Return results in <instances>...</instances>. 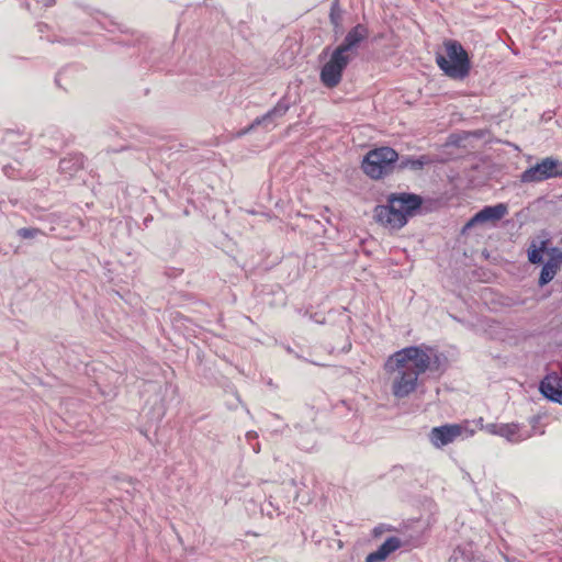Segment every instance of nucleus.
<instances>
[{
    "label": "nucleus",
    "instance_id": "7",
    "mask_svg": "<svg viewBox=\"0 0 562 562\" xmlns=\"http://www.w3.org/2000/svg\"><path fill=\"white\" fill-rule=\"evenodd\" d=\"M290 108L291 102L289 98L286 95L282 97L271 110L262 116L255 119L247 128L239 133V135H245L260 125H263L268 130L273 128L277 125L276 121L284 116Z\"/></svg>",
    "mask_w": 562,
    "mask_h": 562
},
{
    "label": "nucleus",
    "instance_id": "31",
    "mask_svg": "<svg viewBox=\"0 0 562 562\" xmlns=\"http://www.w3.org/2000/svg\"><path fill=\"white\" fill-rule=\"evenodd\" d=\"M26 8H27V10L31 9V4L29 2H26Z\"/></svg>",
    "mask_w": 562,
    "mask_h": 562
},
{
    "label": "nucleus",
    "instance_id": "29",
    "mask_svg": "<svg viewBox=\"0 0 562 562\" xmlns=\"http://www.w3.org/2000/svg\"><path fill=\"white\" fill-rule=\"evenodd\" d=\"M41 25H42V24L37 23V24H36V27H37V31H41V32H42Z\"/></svg>",
    "mask_w": 562,
    "mask_h": 562
},
{
    "label": "nucleus",
    "instance_id": "28",
    "mask_svg": "<svg viewBox=\"0 0 562 562\" xmlns=\"http://www.w3.org/2000/svg\"><path fill=\"white\" fill-rule=\"evenodd\" d=\"M328 50H329V47H325L324 50L322 52V55H327Z\"/></svg>",
    "mask_w": 562,
    "mask_h": 562
},
{
    "label": "nucleus",
    "instance_id": "23",
    "mask_svg": "<svg viewBox=\"0 0 562 562\" xmlns=\"http://www.w3.org/2000/svg\"><path fill=\"white\" fill-rule=\"evenodd\" d=\"M37 220L41 222V226H37L36 232L46 234L45 227H44V218L42 216L37 217Z\"/></svg>",
    "mask_w": 562,
    "mask_h": 562
},
{
    "label": "nucleus",
    "instance_id": "5",
    "mask_svg": "<svg viewBox=\"0 0 562 562\" xmlns=\"http://www.w3.org/2000/svg\"><path fill=\"white\" fill-rule=\"evenodd\" d=\"M551 178H562V161L555 157H546L520 175L522 183H538Z\"/></svg>",
    "mask_w": 562,
    "mask_h": 562
},
{
    "label": "nucleus",
    "instance_id": "14",
    "mask_svg": "<svg viewBox=\"0 0 562 562\" xmlns=\"http://www.w3.org/2000/svg\"><path fill=\"white\" fill-rule=\"evenodd\" d=\"M83 168V155L82 154H70L67 157L60 159L59 171L65 176L66 179L72 178L78 171Z\"/></svg>",
    "mask_w": 562,
    "mask_h": 562
},
{
    "label": "nucleus",
    "instance_id": "2",
    "mask_svg": "<svg viewBox=\"0 0 562 562\" xmlns=\"http://www.w3.org/2000/svg\"><path fill=\"white\" fill-rule=\"evenodd\" d=\"M422 204V196L415 193H391L387 204L375 206L374 218L385 227L400 229L406 225L408 217L416 214Z\"/></svg>",
    "mask_w": 562,
    "mask_h": 562
},
{
    "label": "nucleus",
    "instance_id": "16",
    "mask_svg": "<svg viewBox=\"0 0 562 562\" xmlns=\"http://www.w3.org/2000/svg\"><path fill=\"white\" fill-rule=\"evenodd\" d=\"M426 162H427V159L425 156H422L419 158L403 157L402 159L398 158L396 168L400 170L407 169V168L413 169V170H418V169H422Z\"/></svg>",
    "mask_w": 562,
    "mask_h": 562
},
{
    "label": "nucleus",
    "instance_id": "21",
    "mask_svg": "<svg viewBox=\"0 0 562 562\" xmlns=\"http://www.w3.org/2000/svg\"><path fill=\"white\" fill-rule=\"evenodd\" d=\"M18 235L22 238H32L35 236V228H33V227L20 228L18 231Z\"/></svg>",
    "mask_w": 562,
    "mask_h": 562
},
{
    "label": "nucleus",
    "instance_id": "22",
    "mask_svg": "<svg viewBox=\"0 0 562 562\" xmlns=\"http://www.w3.org/2000/svg\"><path fill=\"white\" fill-rule=\"evenodd\" d=\"M498 427H501V424H488L486 429L493 435H498Z\"/></svg>",
    "mask_w": 562,
    "mask_h": 562
},
{
    "label": "nucleus",
    "instance_id": "27",
    "mask_svg": "<svg viewBox=\"0 0 562 562\" xmlns=\"http://www.w3.org/2000/svg\"><path fill=\"white\" fill-rule=\"evenodd\" d=\"M60 76H61V74H58V75L56 76V78H55V82H56L58 86H60V85H59Z\"/></svg>",
    "mask_w": 562,
    "mask_h": 562
},
{
    "label": "nucleus",
    "instance_id": "19",
    "mask_svg": "<svg viewBox=\"0 0 562 562\" xmlns=\"http://www.w3.org/2000/svg\"><path fill=\"white\" fill-rule=\"evenodd\" d=\"M454 554H460L464 562H487L479 557H475L472 551L467 548L458 547Z\"/></svg>",
    "mask_w": 562,
    "mask_h": 562
},
{
    "label": "nucleus",
    "instance_id": "24",
    "mask_svg": "<svg viewBox=\"0 0 562 562\" xmlns=\"http://www.w3.org/2000/svg\"><path fill=\"white\" fill-rule=\"evenodd\" d=\"M384 530H385L384 525L376 526V527H374V529H373V536H374V537H378V536H380Z\"/></svg>",
    "mask_w": 562,
    "mask_h": 562
},
{
    "label": "nucleus",
    "instance_id": "1",
    "mask_svg": "<svg viewBox=\"0 0 562 562\" xmlns=\"http://www.w3.org/2000/svg\"><path fill=\"white\" fill-rule=\"evenodd\" d=\"M438 368L439 356L430 347L409 346L394 352L385 362V370L393 374L392 394L396 398L409 396L417 389L418 378Z\"/></svg>",
    "mask_w": 562,
    "mask_h": 562
},
{
    "label": "nucleus",
    "instance_id": "11",
    "mask_svg": "<svg viewBox=\"0 0 562 562\" xmlns=\"http://www.w3.org/2000/svg\"><path fill=\"white\" fill-rule=\"evenodd\" d=\"M561 265L562 251L557 247L551 248L549 252V259L544 262L540 272L539 285L543 286L552 281Z\"/></svg>",
    "mask_w": 562,
    "mask_h": 562
},
{
    "label": "nucleus",
    "instance_id": "30",
    "mask_svg": "<svg viewBox=\"0 0 562 562\" xmlns=\"http://www.w3.org/2000/svg\"><path fill=\"white\" fill-rule=\"evenodd\" d=\"M254 451H255L256 453H258V452H259V447H254Z\"/></svg>",
    "mask_w": 562,
    "mask_h": 562
},
{
    "label": "nucleus",
    "instance_id": "26",
    "mask_svg": "<svg viewBox=\"0 0 562 562\" xmlns=\"http://www.w3.org/2000/svg\"><path fill=\"white\" fill-rule=\"evenodd\" d=\"M45 7H52L55 3V0H43Z\"/></svg>",
    "mask_w": 562,
    "mask_h": 562
},
{
    "label": "nucleus",
    "instance_id": "10",
    "mask_svg": "<svg viewBox=\"0 0 562 562\" xmlns=\"http://www.w3.org/2000/svg\"><path fill=\"white\" fill-rule=\"evenodd\" d=\"M464 428L458 424H446L439 427H434L430 431L429 438L431 443L441 448L453 442L463 432Z\"/></svg>",
    "mask_w": 562,
    "mask_h": 562
},
{
    "label": "nucleus",
    "instance_id": "25",
    "mask_svg": "<svg viewBox=\"0 0 562 562\" xmlns=\"http://www.w3.org/2000/svg\"><path fill=\"white\" fill-rule=\"evenodd\" d=\"M246 437H247V439H248V440H250V439H252V438H256V437H257V434H256V432H254V431H249V432H247Z\"/></svg>",
    "mask_w": 562,
    "mask_h": 562
},
{
    "label": "nucleus",
    "instance_id": "12",
    "mask_svg": "<svg viewBox=\"0 0 562 562\" xmlns=\"http://www.w3.org/2000/svg\"><path fill=\"white\" fill-rule=\"evenodd\" d=\"M539 390L546 398L562 405V379L557 373L546 375Z\"/></svg>",
    "mask_w": 562,
    "mask_h": 562
},
{
    "label": "nucleus",
    "instance_id": "6",
    "mask_svg": "<svg viewBox=\"0 0 562 562\" xmlns=\"http://www.w3.org/2000/svg\"><path fill=\"white\" fill-rule=\"evenodd\" d=\"M351 60V56H346L340 50L334 49L330 58L321 69V82L326 88L337 87L341 79L342 72Z\"/></svg>",
    "mask_w": 562,
    "mask_h": 562
},
{
    "label": "nucleus",
    "instance_id": "8",
    "mask_svg": "<svg viewBox=\"0 0 562 562\" xmlns=\"http://www.w3.org/2000/svg\"><path fill=\"white\" fill-rule=\"evenodd\" d=\"M508 213V206L505 203H497L495 205H487L475 213L464 225L463 232L473 226L491 223L495 225Z\"/></svg>",
    "mask_w": 562,
    "mask_h": 562
},
{
    "label": "nucleus",
    "instance_id": "9",
    "mask_svg": "<svg viewBox=\"0 0 562 562\" xmlns=\"http://www.w3.org/2000/svg\"><path fill=\"white\" fill-rule=\"evenodd\" d=\"M369 35V30L364 24H357L353 26L345 36L342 43L335 49L340 50L346 56H353L360 46Z\"/></svg>",
    "mask_w": 562,
    "mask_h": 562
},
{
    "label": "nucleus",
    "instance_id": "18",
    "mask_svg": "<svg viewBox=\"0 0 562 562\" xmlns=\"http://www.w3.org/2000/svg\"><path fill=\"white\" fill-rule=\"evenodd\" d=\"M296 442L302 450L310 451L315 446V435L313 432L302 435L296 439Z\"/></svg>",
    "mask_w": 562,
    "mask_h": 562
},
{
    "label": "nucleus",
    "instance_id": "17",
    "mask_svg": "<svg viewBox=\"0 0 562 562\" xmlns=\"http://www.w3.org/2000/svg\"><path fill=\"white\" fill-rule=\"evenodd\" d=\"M546 245V240L541 241L539 247L532 244V249L528 251V259L531 263H541L543 261V250Z\"/></svg>",
    "mask_w": 562,
    "mask_h": 562
},
{
    "label": "nucleus",
    "instance_id": "4",
    "mask_svg": "<svg viewBox=\"0 0 562 562\" xmlns=\"http://www.w3.org/2000/svg\"><path fill=\"white\" fill-rule=\"evenodd\" d=\"M397 161V151L383 146L369 150L362 160L361 168L369 178L380 180L396 169Z\"/></svg>",
    "mask_w": 562,
    "mask_h": 562
},
{
    "label": "nucleus",
    "instance_id": "13",
    "mask_svg": "<svg viewBox=\"0 0 562 562\" xmlns=\"http://www.w3.org/2000/svg\"><path fill=\"white\" fill-rule=\"evenodd\" d=\"M402 546L400 538L389 537L374 552L368 554L366 562H382Z\"/></svg>",
    "mask_w": 562,
    "mask_h": 562
},
{
    "label": "nucleus",
    "instance_id": "20",
    "mask_svg": "<svg viewBox=\"0 0 562 562\" xmlns=\"http://www.w3.org/2000/svg\"><path fill=\"white\" fill-rule=\"evenodd\" d=\"M329 19H330L331 24H334L335 26H339L340 25V22H341V10L339 8L338 0H335L331 3L330 12H329Z\"/></svg>",
    "mask_w": 562,
    "mask_h": 562
},
{
    "label": "nucleus",
    "instance_id": "3",
    "mask_svg": "<svg viewBox=\"0 0 562 562\" xmlns=\"http://www.w3.org/2000/svg\"><path fill=\"white\" fill-rule=\"evenodd\" d=\"M446 55L436 53V64L439 69L453 80L465 79L471 70V60L468 52L456 40H446L443 42Z\"/></svg>",
    "mask_w": 562,
    "mask_h": 562
},
{
    "label": "nucleus",
    "instance_id": "15",
    "mask_svg": "<svg viewBox=\"0 0 562 562\" xmlns=\"http://www.w3.org/2000/svg\"><path fill=\"white\" fill-rule=\"evenodd\" d=\"M498 436L506 438L510 442H519L529 437L528 434H520V426L515 423L501 424V427H498Z\"/></svg>",
    "mask_w": 562,
    "mask_h": 562
}]
</instances>
